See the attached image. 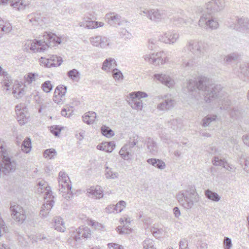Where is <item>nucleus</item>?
I'll return each instance as SVG.
<instances>
[{
    "instance_id": "1",
    "label": "nucleus",
    "mask_w": 249,
    "mask_h": 249,
    "mask_svg": "<svg viewBox=\"0 0 249 249\" xmlns=\"http://www.w3.org/2000/svg\"><path fill=\"white\" fill-rule=\"evenodd\" d=\"M186 46L192 55L183 56L181 66L187 70L193 68L204 56L207 50V45L202 41L190 40Z\"/></svg>"
},
{
    "instance_id": "2",
    "label": "nucleus",
    "mask_w": 249,
    "mask_h": 249,
    "mask_svg": "<svg viewBox=\"0 0 249 249\" xmlns=\"http://www.w3.org/2000/svg\"><path fill=\"white\" fill-rule=\"evenodd\" d=\"M224 0H212L206 4V9L209 13H203L201 16L198 25L205 29H216L219 24L211 13H214L222 10L225 7Z\"/></svg>"
},
{
    "instance_id": "3",
    "label": "nucleus",
    "mask_w": 249,
    "mask_h": 249,
    "mask_svg": "<svg viewBox=\"0 0 249 249\" xmlns=\"http://www.w3.org/2000/svg\"><path fill=\"white\" fill-rule=\"evenodd\" d=\"M198 90L203 92L206 103L212 102L221 97L222 88L221 85L210 84L209 79L204 76L199 78Z\"/></svg>"
},
{
    "instance_id": "4",
    "label": "nucleus",
    "mask_w": 249,
    "mask_h": 249,
    "mask_svg": "<svg viewBox=\"0 0 249 249\" xmlns=\"http://www.w3.org/2000/svg\"><path fill=\"white\" fill-rule=\"evenodd\" d=\"M178 203L186 209H190L199 202L200 196L194 185H189L185 190H182L177 195Z\"/></svg>"
},
{
    "instance_id": "5",
    "label": "nucleus",
    "mask_w": 249,
    "mask_h": 249,
    "mask_svg": "<svg viewBox=\"0 0 249 249\" xmlns=\"http://www.w3.org/2000/svg\"><path fill=\"white\" fill-rule=\"evenodd\" d=\"M1 172L5 175L15 172L17 168V162L12 156L9 149L1 144Z\"/></svg>"
},
{
    "instance_id": "6",
    "label": "nucleus",
    "mask_w": 249,
    "mask_h": 249,
    "mask_svg": "<svg viewBox=\"0 0 249 249\" xmlns=\"http://www.w3.org/2000/svg\"><path fill=\"white\" fill-rule=\"evenodd\" d=\"M138 142L139 137L137 135L129 138L128 143L123 146L119 151V154L123 159L128 160L132 158L133 155V148Z\"/></svg>"
},
{
    "instance_id": "7",
    "label": "nucleus",
    "mask_w": 249,
    "mask_h": 249,
    "mask_svg": "<svg viewBox=\"0 0 249 249\" xmlns=\"http://www.w3.org/2000/svg\"><path fill=\"white\" fill-rule=\"evenodd\" d=\"M129 96L130 99L129 101V105L133 109L142 110V103L141 99L147 97V94L142 91H136L130 93Z\"/></svg>"
},
{
    "instance_id": "8",
    "label": "nucleus",
    "mask_w": 249,
    "mask_h": 249,
    "mask_svg": "<svg viewBox=\"0 0 249 249\" xmlns=\"http://www.w3.org/2000/svg\"><path fill=\"white\" fill-rule=\"evenodd\" d=\"M91 235L90 229L88 227L82 226L76 230V232L71 236V238L75 242H80L81 238H89Z\"/></svg>"
},
{
    "instance_id": "9",
    "label": "nucleus",
    "mask_w": 249,
    "mask_h": 249,
    "mask_svg": "<svg viewBox=\"0 0 249 249\" xmlns=\"http://www.w3.org/2000/svg\"><path fill=\"white\" fill-rule=\"evenodd\" d=\"M90 43L94 47L105 49L109 46L110 40L105 36H97L89 38Z\"/></svg>"
},
{
    "instance_id": "10",
    "label": "nucleus",
    "mask_w": 249,
    "mask_h": 249,
    "mask_svg": "<svg viewBox=\"0 0 249 249\" xmlns=\"http://www.w3.org/2000/svg\"><path fill=\"white\" fill-rule=\"evenodd\" d=\"M10 209L13 218L17 222L20 223H23L26 218L25 211L19 205L11 206Z\"/></svg>"
},
{
    "instance_id": "11",
    "label": "nucleus",
    "mask_w": 249,
    "mask_h": 249,
    "mask_svg": "<svg viewBox=\"0 0 249 249\" xmlns=\"http://www.w3.org/2000/svg\"><path fill=\"white\" fill-rule=\"evenodd\" d=\"M44 45L46 46V50L47 48L54 46L56 44H60L61 42V38L55 35L52 33H44L43 35Z\"/></svg>"
},
{
    "instance_id": "12",
    "label": "nucleus",
    "mask_w": 249,
    "mask_h": 249,
    "mask_svg": "<svg viewBox=\"0 0 249 249\" xmlns=\"http://www.w3.org/2000/svg\"><path fill=\"white\" fill-rule=\"evenodd\" d=\"M1 76L3 77V82H1V84H3V90L6 94L10 93L11 88H10L13 84V79L11 76L5 71H4L1 67Z\"/></svg>"
},
{
    "instance_id": "13",
    "label": "nucleus",
    "mask_w": 249,
    "mask_h": 249,
    "mask_svg": "<svg viewBox=\"0 0 249 249\" xmlns=\"http://www.w3.org/2000/svg\"><path fill=\"white\" fill-rule=\"evenodd\" d=\"M67 87L63 85H59L55 89L53 97V101L57 104H62L65 99V95Z\"/></svg>"
},
{
    "instance_id": "14",
    "label": "nucleus",
    "mask_w": 249,
    "mask_h": 249,
    "mask_svg": "<svg viewBox=\"0 0 249 249\" xmlns=\"http://www.w3.org/2000/svg\"><path fill=\"white\" fill-rule=\"evenodd\" d=\"M59 190L63 193V196L67 199H69L72 196V193L71 191V181L65 180V181L61 182L59 181Z\"/></svg>"
},
{
    "instance_id": "15",
    "label": "nucleus",
    "mask_w": 249,
    "mask_h": 249,
    "mask_svg": "<svg viewBox=\"0 0 249 249\" xmlns=\"http://www.w3.org/2000/svg\"><path fill=\"white\" fill-rule=\"evenodd\" d=\"M175 101L169 98H166L157 106V109L160 111H165L172 108L175 104Z\"/></svg>"
},
{
    "instance_id": "16",
    "label": "nucleus",
    "mask_w": 249,
    "mask_h": 249,
    "mask_svg": "<svg viewBox=\"0 0 249 249\" xmlns=\"http://www.w3.org/2000/svg\"><path fill=\"white\" fill-rule=\"evenodd\" d=\"M154 78L169 88L172 87L174 84V80L165 74H155Z\"/></svg>"
},
{
    "instance_id": "17",
    "label": "nucleus",
    "mask_w": 249,
    "mask_h": 249,
    "mask_svg": "<svg viewBox=\"0 0 249 249\" xmlns=\"http://www.w3.org/2000/svg\"><path fill=\"white\" fill-rule=\"evenodd\" d=\"M43 40H36L35 42L30 43V46L28 44V47L33 52H43L46 50V46L44 45Z\"/></svg>"
},
{
    "instance_id": "18",
    "label": "nucleus",
    "mask_w": 249,
    "mask_h": 249,
    "mask_svg": "<svg viewBox=\"0 0 249 249\" xmlns=\"http://www.w3.org/2000/svg\"><path fill=\"white\" fill-rule=\"evenodd\" d=\"M62 62V59L61 57L56 55H53L49 59L45 60L44 64L47 67L59 66Z\"/></svg>"
},
{
    "instance_id": "19",
    "label": "nucleus",
    "mask_w": 249,
    "mask_h": 249,
    "mask_svg": "<svg viewBox=\"0 0 249 249\" xmlns=\"http://www.w3.org/2000/svg\"><path fill=\"white\" fill-rule=\"evenodd\" d=\"M54 201L53 199L50 200H47L41 207L40 210V214L43 217H46L48 215L50 211L53 208L54 205Z\"/></svg>"
},
{
    "instance_id": "20",
    "label": "nucleus",
    "mask_w": 249,
    "mask_h": 249,
    "mask_svg": "<svg viewBox=\"0 0 249 249\" xmlns=\"http://www.w3.org/2000/svg\"><path fill=\"white\" fill-rule=\"evenodd\" d=\"M163 13L158 9H150V15L149 19L154 22H159L163 18Z\"/></svg>"
},
{
    "instance_id": "21",
    "label": "nucleus",
    "mask_w": 249,
    "mask_h": 249,
    "mask_svg": "<svg viewBox=\"0 0 249 249\" xmlns=\"http://www.w3.org/2000/svg\"><path fill=\"white\" fill-rule=\"evenodd\" d=\"M115 147V144L113 142H103L101 144L97 146V148L99 150L105 151L108 153L111 152Z\"/></svg>"
},
{
    "instance_id": "22",
    "label": "nucleus",
    "mask_w": 249,
    "mask_h": 249,
    "mask_svg": "<svg viewBox=\"0 0 249 249\" xmlns=\"http://www.w3.org/2000/svg\"><path fill=\"white\" fill-rule=\"evenodd\" d=\"M87 193L90 195L95 197L96 198H100L103 196V191L101 187L96 186V187H91L87 190Z\"/></svg>"
},
{
    "instance_id": "23",
    "label": "nucleus",
    "mask_w": 249,
    "mask_h": 249,
    "mask_svg": "<svg viewBox=\"0 0 249 249\" xmlns=\"http://www.w3.org/2000/svg\"><path fill=\"white\" fill-rule=\"evenodd\" d=\"M146 161L148 164L160 170L164 169L166 166L165 162L160 159L155 158L148 159Z\"/></svg>"
},
{
    "instance_id": "24",
    "label": "nucleus",
    "mask_w": 249,
    "mask_h": 249,
    "mask_svg": "<svg viewBox=\"0 0 249 249\" xmlns=\"http://www.w3.org/2000/svg\"><path fill=\"white\" fill-rule=\"evenodd\" d=\"M117 66L115 60L114 58H107L103 62L102 69L105 71H108L110 69Z\"/></svg>"
},
{
    "instance_id": "25",
    "label": "nucleus",
    "mask_w": 249,
    "mask_h": 249,
    "mask_svg": "<svg viewBox=\"0 0 249 249\" xmlns=\"http://www.w3.org/2000/svg\"><path fill=\"white\" fill-rule=\"evenodd\" d=\"M110 24L112 25H119L121 16L115 13H110L107 15Z\"/></svg>"
},
{
    "instance_id": "26",
    "label": "nucleus",
    "mask_w": 249,
    "mask_h": 249,
    "mask_svg": "<svg viewBox=\"0 0 249 249\" xmlns=\"http://www.w3.org/2000/svg\"><path fill=\"white\" fill-rule=\"evenodd\" d=\"M241 57V55L237 52L232 53L225 56L224 58V61L227 64H231L232 62L238 60Z\"/></svg>"
},
{
    "instance_id": "27",
    "label": "nucleus",
    "mask_w": 249,
    "mask_h": 249,
    "mask_svg": "<svg viewBox=\"0 0 249 249\" xmlns=\"http://www.w3.org/2000/svg\"><path fill=\"white\" fill-rule=\"evenodd\" d=\"M204 195L207 199L211 200L214 202H218L221 199V197L217 193L209 189L206 190L204 191Z\"/></svg>"
},
{
    "instance_id": "28",
    "label": "nucleus",
    "mask_w": 249,
    "mask_h": 249,
    "mask_svg": "<svg viewBox=\"0 0 249 249\" xmlns=\"http://www.w3.org/2000/svg\"><path fill=\"white\" fill-rule=\"evenodd\" d=\"M30 23L34 25H37L42 21V18L40 13H32L27 17Z\"/></svg>"
},
{
    "instance_id": "29",
    "label": "nucleus",
    "mask_w": 249,
    "mask_h": 249,
    "mask_svg": "<svg viewBox=\"0 0 249 249\" xmlns=\"http://www.w3.org/2000/svg\"><path fill=\"white\" fill-rule=\"evenodd\" d=\"M147 147L148 151L152 154H155L158 152L157 143L150 138L146 139Z\"/></svg>"
},
{
    "instance_id": "30",
    "label": "nucleus",
    "mask_w": 249,
    "mask_h": 249,
    "mask_svg": "<svg viewBox=\"0 0 249 249\" xmlns=\"http://www.w3.org/2000/svg\"><path fill=\"white\" fill-rule=\"evenodd\" d=\"M163 52H159L154 55L152 64L156 65H162L165 62V57L163 58Z\"/></svg>"
},
{
    "instance_id": "31",
    "label": "nucleus",
    "mask_w": 249,
    "mask_h": 249,
    "mask_svg": "<svg viewBox=\"0 0 249 249\" xmlns=\"http://www.w3.org/2000/svg\"><path fill=\"white\" fill-rule=\"evenodd\" d=\"M201 76L198 77V80L196 81L193 79L189 80L187 83V88L189 92H193L196 91V89H198V85L199 83V78Z\"/></svg>"
},
{
    "instance_id": "32",
    "label": "nucleus",
    "mask_w": 249,
    "mask_h": 249,
    "mask_svg": "<svg viewBox=\"0 0 249 249\" xmlns=\"http://www.w3.org/2000/svg\"><path fill=\"white\" fill-rule=\"evenodd\" d=\"M105 176L107 179H114L118 178L119 174L113 171L112 168L106 166L105 167Z\"/></svg>"
},
{
    "instance_id": "33",
    "label": "nucleus",
    "mask_w": 249,
    "mask_h": 249,
    "mask_svg": "<svg viewBox=\"0 0 249 249\" xmlns=\"http://www.w3.org/2000/svg\"><path fill=\"white\" fill-rule=\"evenodd\" d=\"M237 23L244 30L249 31V18L242 17L237 19Z\"/></svg>"
},
{
    "instance_id": "34",
    "label": "nucleus",
    "mask_w": 249,
    "mask_h": 249,
    "mask_svg": "<svg viewBox=\"0 0 249 249\" xmlns=\"http://www.w3.org/2000/svg\"><path fill=\"white\" fill-rule=\"evenodd\" d=\"M67 76L73 81L78 82L80 79V73L76 69H72L67 72Z\"/></svg>"
},
{
    "instance_id": "35",
    "label": "nucleus",
    "mask_w": 249,
    "mask_h": 249,
    "mask_svg": "<svg viewBox=\"0 0 249 249\" xmlns=\"http://www.w3.org/2000/svg\"><path fill=\"white\" fill-rule=\"evenodd\" d=\"M31 148V140L27 137L24 139L21 145V150L23 152L28 153L30 152Z\"/></svg>"
},
{
    "instance_id": "36",
    "label": "nucleus",
    "mask_w": 249,
    "mask_h": 249,
    "mask_svg": "<svg viewBox=\"0 0 249 249\" xmlns=\"http://www.w3.org/2000/svg\"><path fill=\"white\" fill-rule=\"evenodd\" d=\"M239 73L244 77L249 75V63H244L240 65Z\"/></svg>"
},
{
    "instance_id": "37",
    "label": "nucleus",
    "mask_w": 249,
    "mask_h": 249,
    "mask_svg": "<svg viewBox=\"0 0 249 249\" xmlns=\"http://www.w3.org/2000/svg\"><path fill=\"white\" fill-rule=\"evenodd\" d=\"M171 127L174 130L180 129L182 127V122L180 119L171 120L169 122Z\"/></svg>"
},
{
    "instance_id": "38",
    "label": "nucleus",
    "mask_w": 249,
    "mask_h": 249,
    "mask_svg": "<svg viewBox=\"0 0 249 249\" xmlns=\"http://www.w3.org/2000/svg\"><path fill=\"white\" fill-rule=\"evenodd\" d=\"M57 155L56 150L53 148L48 149L44 151L43 156L45 158L54 159Z\"/></svg>"
},
{
    "instance_id": "39",
    "label": "nucleus",
    "mask_w": 249,
    "mask_h": 249,
    "mask_svg": "<svg viewBox=\"0 0 249 249\" xmlns=\"http://www.w3.org/2000/svg\"><path fill=\"white\" fill-rule=\"evenodd\" d=\"M102 134L107 138H110L114 135V132L108 126L103 125L101 128Z\"/></svg>"
},
{
    "instance_id": "40",
    "label": "nucleus",
    "mask_w": 249,
    "mask_h": 249,
    "mask_svg": "<svg viewBox=\"0 0 249 249\" xmlns=\"http://www.w3.org/2000/svg\"><path fill=\"white\" fill-rule=\"evenodd\" d=\"M38 76L39 75L37 73L31 72L25 75L24 79L26 82L28 84H31L33 82L35 81Z\"/></svg>"
},
{
    "instance_id": "41",
    "label": "nucleus",
    "mask_w": 249,
    "mask_h": 249,
    "mask_svg": "<svg viewBox=\"0 0 249 249\" xmlns=\"http://www.w3.org/2000/svg\"><path fill=\"white\" fill-rule=\"evenodd\" d=\"M143 249H156L154 242L151 239H146L142 242Z\"/></svg>"
},
{
    "instance_id": "42",
    "label": "nucleus",
    "mask_w": 249,
    "mask_h": 249,
    "mask_svg": "<svg viewBox=\"0 0 249 249\" xmlns=\"http://www.w3.org/2000/svg\"><path fill=\"white\" fill-rule=\"evenodd\" d=\"M17 115V120L20 124H24L27 123V118L24 111H18L16 112Z\"/></svg>"
},
{
    "instance_id": "43",
    "label": "nucleus",
    "mask_w": 249,
    "mask_h": 249,
    "mask_svg": "<svg viewBox=\"0 0 249 249\" xmlns=\"http://www.w3.org/2000/svg\"><path fill=\"white\" fill-rule=\"evenodd\" d=\"M216 118V115H213L212 116H207L204 118L202 120V126L203 127L209 126L211 122L214 121Z\"/></svg>"
},
{
    "instance_id": "44",
    "label": "nucleus",
    "mask_w": 249,
    "mask_h": 249,
    "mask_svg": "<svg viewBox=\"0 0 249 249\" xmlns=\"http://www.w3.org/2000/svg\"><path fill=\"white\" fill-rule=\"evenodd\" d=\"M220 100L221 101L220 108L225 110L228 109L231 104V101L229 99L228 97H224L223 99H220Z\"/></svg>"
},
{
    "instance_id": "45",
    "label": "nucleus",
    "mask_w": 249,
    "mask_h": 249,
    "mask_svg": "<svg viewBox=\"0 0 249 249\" xmlns=\"http://www.w3.org/2000/svg\"><path fill=\"white\" fill-rule=\"evenodd\" d=\"M13 94L15 95V96L17 98H19L21 97L22 96H23L25 93V91L23 88L19 89L18 90V89L17 87L15 86H13Z\"/></svg>"
},
{
    "instance_id": "46",
    "label": "nucleus",
    "mask_w": 249,
    "mask_h": 249,
    "mask_svg": "<svg viewBox=\"0 0 249 249\" xmlns=\"http://www.w3.org/2000/svg\"><path fill=\"white\" fill-rule=\"evenodd\" d=\"M169 33V44L175 43L179 38V34L177 32L173 31Z\"/></svg>"
},
{
    "instance_id": "47",
    "label": "nucleus",
    "mask_w": 249,
    "mask_h": 249,
    "mask_svg": "<svg viewBox=\"0 0 249 249\" xmlns=\"http://www.w3.org/2000/svg\"><path fill=\"white\" fill-rule=\"evenodd\" d=\"M112 76L115 80L123 79L124 76L122 72L118 69L114 68L112 71Z\"/></svg>"
},
{
    "instance_id": "48",
    "label": "nucleus",
    "mask_w": 249,
    "mask_h": 249,
    "mask_svg": "<svg viewBox=\"0 0 249 249\" xmlns=\"http://www.w3.org/2000/svg\"><path fill=\"white\" fill-rule=\"evenodd\" d=\"M10 5L18 10H23L25 7V5L23 4V1L19 0L15 2H13V1Z\"/></svg>"
},
{
    "instance_id": "49",
    "label": "nucleus",
    "mask_w": 249,
    "mask_h": 249,
    "mask_svg": "<svg viewBox=\"0 0 249 249\" xmlns=\"http://www.w3.org/2000/svg\"><path fill=\"white\" fill-rule=\"evenodd\" d=\"M53 86L50 81H47L42 84V89L46 93L50 92L53 89Z\"/></svg>"
},
{
    "instance_id": "50",
    "label": "nucleus",
    "mask_w": 249,
    "mask_h": 249,
    "mask_svg": "<svg viewBox=\"0 0 249 249\" xmlns=\"http://www.w3.org/2000/svg\"><path fill=\"white\" fill-rule=\"evenodd\" d=\"M55 229L58 231L61 232H64L65 230V228L63 226V223L61 219H58V221H56V219H55Z\"/></svg>"
},
{
    "instance_id": "51",
    "label": "nucleus",
    "mask_w": 249,
    "mask_h": 249,
    "mask_svg": "<svg viewBox=\"0 0 249 249\" xmlns=\"http://www.w3.org/2000/svg\"><path fill=\"white\" fill-rule=\"evenodd\" d=\"M173 22L177 26L183 25L186 24V21L178 16H174L173 18Z\"/></svg>"
},
{
    "instance_id": "52",
    "label": "nucleus",
    "mask_w": 249,
    "mask_h": 249,
    "mask_svg": "<svg viewBox=\"0 0 249 249\" xmlns=\"http://www.w3.org/2000/svg\"><path fill=\"white\" fill-rule=\"evenodd\" d=\"M126 202L124 201L121 200L115 205V209L117 213L121 212L125 207Z\"/></svg>"
},
{
    "instance_id": "53",
    "label": "nucleus",
    "mask_w": 249,
    "mask_h": 249,
    "mask_svg": "<svg viewBox=\"0 0 249 249\" xmlns=\"http://www.w3.org/2000/svg\"><path fill=\"white\" fill-rule=\"evenodd\" d=\"M230 115L233 119H238L241 116V111L238 108H233L230 112Z\"/></svg>"
},
{
    "instance_id": "54",
    "label": "nucleus",
    "mask_w": 249,
    "mask_h": 249,
    "mask_svg": "<svg viewBox=\"0 0 249 249\" xmlns=\"http://www.w3.org/2000/svg\"><path fill=\"white\" fill-rule=\"evenodd\" d=\"M1 31L5 32V33H8L11 32L12 29L11 24L9 22H5L4 24L1 23Z\"/></svg>"
},
{
    "instance_id": "55",
    "label": "nucleus",
    "mask_w": 249,
    "mask_h": 249,
    "mask_svg": "<svg viewBox=\"0 0 249 249\" xmlns=\"http://www.w3.org/2000/svg\"><path fill=\"white\" fill-rule=\"evenodd\" d=\"M157 40L155 38H150L148 40V48L150 50H153L156 48Z\"/></svg>"
},
{
    "instance_id": "56",
    "label": "nucleus",
    "mask_w": 249,
    "mask_h": 249,
    "mask_svg": "<svg viewBox=\"0 0 249 249\" xmlns=\"http://www.w3.org/2000/svg\"><path fill=\"white\" fill-rule=\"evenodd\" d=\"M224 249H231L232 246V242L231 238L225 237L223 241Z\"/></svg>"
},
{
    "instance_id": "57",
    "label": "nucleus",
    "mask_w": 249,
    "mask_h": 249,
    "mask_svg": "<svg viewBox=\"0 0 249 249\" xmlns=\"http://www.w3.org/2000/svg\"><path fill=\"white\" fill-rule=\"evenodd\" d=\"M213 164L215 166H222L225 167L224 161L219 159L218 157H214V159L212 160Z\"/></svg>"
},
{
    "instance_id": "58",
    "label": "nucleus",
    "mask_w": 249,
    "mask_h": 249,
    "mask_svg": "<svg viewBox=\"0 0 249 249\" xmlns=\"http://www.w3.org/2000/svg\"><path fill=\"white\" fill-rule=\"evenodd\" d=\"M159 40L165 43L169 44V33H165L159 36Z\"/></svg>"
},
{
    "instance_id": "59",
    "label": "nucleus",
    "mask_w": 249,
    "mask_h": 249,
    "mask_svg": "<svg viewBox=\"0 0 249 249\" xmlns=\"http://www.w3.org/2000/svg\"><path fill=\"white\" fill-rule=\"evenodd\" d=\"M97 21L86 20V28L92 29L97 28Z\"/></svg>"
},
{
    "instance_id": "60",
    "label": "nucleus",
    "mask_w": 249,
    "mask_h": 249,
    "mask_svg": "<svg viewBox=\"0 0 249 249\" xmlns=\"http://www.w3.org/2000/svg\"><path fill=\"white\" fill-rule=\"evenodd\" d=\"M139 11V14L141 16H145L149 19V16L150 15V9L148 10L145 8H140Z\"/></svg>"
},
{
    "instance_id": "61",
    "label": "nucleus",
    "mask_w": 249,
    "mask_h": 249,
    "mask_svg": "<svg viewBox=\"0 0 249 249\" xmlns=\"http://www.w3.org/2000/svg\"><path fill=\"white\" fill-rule=\"evenodd\" d=\"M69 178L67 174L62 171H60L59 173V181L64 182L65 180L69 181Z\"/></svg>"
},
{
    "instance_id": "62",
    "label": "nucleus",
    "mask_w": 249,
    "mask_h": 249,
    "mask_svg": "<svg viewBox=\"0 0 249 249\" xmlns=\"http://www.w3.org/2000/svg\"><path fill=\"white\" fill-rule=\"evenodd\" d=\"M90 224L92 226L94 227L95 229L102 230L104 229V226L102 224L99 223L96 221H91Z\"/></svg>"
},
{
    "instance_id": "63",
    "label": "nucleus",
    "mask_w": 249,
    "mask_h": 249,
    "mask_svg": "<svg viewBox=\"0 0 249 249\" xmlns=\"http://www.w3.org/2000/svg\"><path fill=\"white\" fill-rule=\"evenodd\" d=\"M61 131V128L59 126H52L51 127V132L55 136H58Z\"/></svg>"
},
{
    "instance_id": "64",
    "label": "nucleus",
    "mask_w": 249,
    "mask_h": 249,
    "mask_svg": "<svg viewBox=\"0 0 249 249\" xmlns=\"http://www.w3.org/2000/svg\"><path fill=\"white\" fill-rule=\"evenodd\" d=\"M107 246L109 249H124L123 247L115 243H109Z\"/></svg>"
}]
</instances>
